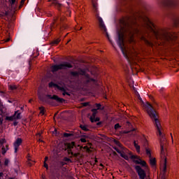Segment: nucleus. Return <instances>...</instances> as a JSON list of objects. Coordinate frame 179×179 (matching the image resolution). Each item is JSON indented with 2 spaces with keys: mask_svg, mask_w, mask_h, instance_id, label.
<instances>
[{
  "mask_svg": "<svg viewBox=\"0 0 179 179\" xmlns=\"http://www.w3.org/2000/svg\"><path fill=\"white\" fill-rule=\"evenodd\" d=\"M64 96H65V92H63Z\"/></svg>",
  "mask_w": 179,
  "mask_h": 179,
  "instance_id": "09e8293b",
  "label": "nucleus"
},
{
  "mask_svg": "<svg viewBox=\"0 0 179 179\" xmlns=\"http://www.w3.org/2000/svg\"><path fill=\"white\" fill-rule=\"evenodd\" d=\"M14 125H17V122H14Z\"/></svg>",
  "mask_w": 179,
  "mask_h": 179,
  "instance_id": "49530a36",
  "label": "nucleus"
},
{
  "mask_svg": "<svg viewBox=\"0 0 179 179\" xmlns=\"http://www.w3.org/2000/svg\"><path fill=\"white\" fill-rule=\"evenodd\" d=\"M119 128H121V125L117 123L115 125V129H119Z\"/></svg>",
  "mask_w": 179,
  "mask_h": 179,
  "instance_id": "a878e982",
  "label": "nucleus"
},
{
  "mask_svg": "<svg viewBox=\"0 0 179 179\" xmlns=\"http://www.w3.org/2000/svg\"><path fill=\"white\" fill-rule=\"evenodd\" d=\"M84 149H86L87 150V152H89V150H90V149L87 146H85Z\"/></svg>",
  "mask_w": 179,
  "mask_h": 179,
  "instance_id": "c9c22d12",
  "label": "nucleus"
},
{
  "mask_svg": "<svg viewBox=\"0 0 179 179\" xmlns=\"http://www.w3.org/2000/svg\"><path fill=\"white\" fill-rule=\"evenodd\" d=\"M66 68H72V65L69 62H64L60 64L52 66V72H57V71H59V69H66Z\"/></svg>",
  "mask_w": 179,
  "mask_h": 179,
  "instance_id": "423d86ee",
  "label": "nucleus"
},
{
  "mask_svg": "<svg viewBox=\"0 0 179 179\" xmlns=\"http://www.w3.org/2000/svg\"><path fill=\"white\" fill-rule=\"evenodd\" d=\"M143 22L147 29L150 31V34L148 35V38L150 41H148V39H146V38L145 37H142L141 39L143 40L149 45H152V41H155V38L156 40H170V38H171L169 32L166 31H163L161 32L156 31L155 29V26L153 25V23H152V22L148 17H145L143 19Z\"/></svg>",
  "mask_w": 179,
  "mask_h": 179,
  "instance_id": "7ed1b4c3",
  "label": "nucleus"
},
{
  "mask_svg": "<svg viewBox=\"0 0 179 179\" xmlns=\"http://www.w3.org/2000/svg\"><path fill=\"white\" fill-rule=\"evenodd\" d=\"M47 160H48V157H45V162H47Z\"/></svg>",
  "mask_w": 179,
  "mask_h": 179,
  "instance_id": "a19ab883",
  "label": "nucleus"
},
{
  "mask_svg": "<svg viewBox=\"0 0 179 179\" xmlns=\"http://www.w3.org/2000/svg\"><path fill=\"white\" fill-rule=\"evenodd\" d=\"M71 75H72V76H79L80 75H83V80L85 83H89L90 82H95L94 79H92L90 78H89V76L87 75V73L85 72V71L83 70H79L78 72V71H72L71 73Z\"/></svg>",
  "mask_w": 179,
  "mask_h": 179,
  "instance_id": "39448f33",
  "label": "nucleus"
},
{
  "mask_svg": "<svg viewBox=\"0 0 179 179\" xmlns=\"http://www.w3.org/2000/svg\"><path fill=\"white\" fill-rule=\"evenodd\" d=\"M92 111L93 114L90 117V121L91 122H97V121L100 120L99 117H96V114H97V109H92Z\"/></svg>",
  "mask_w": 179,
  "mask_h": 179,
  "instance_id": "f8f14e48",
  "label": "nucleus"
},
{
  "mask_svg": "<svg viewBox=\"0 0 179 179\" xmlns=\"http://www.w3.org/2000/svg\"><path fill=\"white\" fill-rule=\"evenodd\" d=\"M5 142H6V141L3 138H2L1 140H0V144L2 145L3 143H5Z\"/></svg>",
  "mask_w": 179,
  "mask_h": 179,
  "instance_id": "c85d7f7f",
  "label": "nucleus"
},
{
  "mask_svg": "<svg viewBox=\"0 0 179 179\" xmlns=\"http://www.w3.org/2000/svg\"><path fill=\"white\" fill-rule=\"evenodd\" d=\"M3 108H0V115H2V114L3 113Z\"/></svg>",
  "mask_w": 179,
  "mask_h": 179,
  "instance_id": "2f4dec72",
  "label": "nucleus"
},
{
  "mask_svg": "<svg viewBox=\"0 0 179 179\" xmlns=\"http://www.w3.org/2000/svg\"><path fill=\"white\" fill-rule=\"evenodd\" d=\"M80 128L83 129V131H87V127L85 125H80Z\"/></svg>",
  "mask_w": 179,
  "mask_h": 179,
  "instance_id": "b1692460",
  "label": "nucleus"
},
{
  "mask_svg": "<svg viewBox=\"0 0 179 179\" xmlns=\"http://www.w3.org/2000/svg\"><path fill=\"white\" fill-rule=\"evenodd\" d=\"M80 141L83 143H85L86 142V138L85 137H83L80 138Z\"/></svg>",
  "mask_w": 179,
  "mask_h": 179,
  "instance_id": "bb28decb",
  "label": "nucleus"
},
{
  "mask_svg": "<svg viewBox=\"0 0 179 179\" xmlns=\"http://www.w3.org/2000/svg\"><path fill=\"white\" fill-rule=\"evenodd\" d=\"M8 150H9V147L8 145H3L1 148V153L2 155H5V153H6V152H8Z\"/></svg>",
  "mask_w": 179,
  "mask_h": 179,
  "instance_id": "dca6fc26",
  "label": "nucleus"
},
{
  "mask_svg": "<svg viewBox=\"0 0 179 179\" xmlns=\"http://www.w3.org/2000/svg\"><path fill=\"white\" fill-rule=\"evenodd\" d=\"M6 121H13L15 120V116L14 115L13 116H6Z\"/></svg>",
  "mask_w": 179,
  "mask_h": 179,
  "instance_id": "6ab92c4d",
  "label": "nucleus"
},
{
  "mask_svg": "<svg viewBox=\"0 0 179 179\" xmlns=\"http://www.w3.org/2000/svg\"><path fill=\"white\" fill-rule=\"evenodd\" d=\"M53 134H57V129H55V131L52 132Z\"/></svg>",
  "mask_w": 179,
  "mask_h": 179,
  "instance_id": "4c0bfd02",
  "label": "nucleus"
},
{
  "mask_svg": "<svg viewBox=\"0 0 179 179\" xmlns=\"http://www.w3.org/2000/svg\"><path fill=\"white\" fill-rule=\"evenodd\" d=\"M51 99H53V100H56V101H59V103H61L64 101V99L58 97L57 95H54L51 97Z\"/></svg>",
  "mask_w": 179,
  "mask_h": 179,
  "instance_id": "a211bd4d",
  "label": "nucleus"
},
{
  "mask_svg": "<svg viewBox=\"0 0 179 179\" xmlns=\"http://www.w3.org/2000/svg\"><path fill=\"white\" fill-rule=\"evenodd\" d=\"M8 89L10 90H16V89H17V87L15 85H9L8 86Z\"/></svg>",
  "mask_w": 179,
  "mask_h": 179,
  "instance_id": "aec40b11",
  "label": "nucleus"
},
{
  "mask_svg": "<svg viewBox=\"0 0 179 179\" xmlns=\"http://www.w3.org/2000/svg\"><path fill=\"white\" fill-rule=\"evenodd\" d=\"M36 136H37V138H40V136H41V134H40V133L37 134Z\"/></svg>",
  "mask_w": 179,
  "mask_h": 179,
  "instance_id": "e433bc0d",
  "label": "nucleus"
},
{
  "mask_svg": "<svg viewBox=\"0 0 179 179\" xmlns=\"http://www.w3.org/2000/svg\"><path fill=\"white\" fill-rule=\"evenodd\" d=\"M65 162H70L71 161V159H68V158H65Z\"/></svg>",
  "mask_w": 179,
  "mask_h": 179,
  "instance_id": "58836bf2",
  "label": "nucleus"
},
{
  "mask_svg": "<svg viewBox=\"0 0 179 179\" xmlns=\"http://www.w3.org/2000/svg\"><path fill=\"white\" fill-rule=\"evenodd\" d=\"M44 108L41 107L40 108V114H41V115H44Z\"/></svg>",
  "mask_w": 179,
  "mask_h": 179,
  "instance_id": "5701e85b",
  "label": "nucleus"
},
{
  "mask_svg": "<svg viewBox=\"0 0 179 179\" xmlns=\"http://www.w3.org/2000/svg\"><path fill=\"white\" fill-rule=\"evenodd\" d=\"M39 142H43V140H41V138L38 139Z\"/></svg>",
  "mask_w": 179,
  "mask_h": 179,
  "instance_id": "c03bdc74",
  "label": "nucleus"
},
{
  "mask_svg": "<svg viewBox=\"0 0 179 179\" xmlns=\"http://www.w3.org/2000/svg\"><path fill=\"white\" fill-rule=\"evenodd\" d=\"M23 3H24V0L21 1V5H23Z\"/></svg>",
  "mask_w": 179,
  "mask_h": 179,
  "instance_id": "79ce46f5",
  "label": "nucleus"
},
{
  "mask_svg": "<svg viewBox=\"0 0 179 179\" xmlns=\"http://www.w3.org/2000/svg\"><path fill=\"white\" fill-rule=\"evenodd\" d=\"M134 146L137 153H141V145H138V143H136V141L134 142Z\"/></svg>",
  "mask_w": 179,
  "mask_h": 179,
  "instance_id": "4468645a",
  "label": "nucleus"
},
{
  "mask_svg": "<svg viewBox=\"0 0 179 179\" xmlns=\"http://www.w3.org/2000/svg\"><path fill=\"white\" fill-rule=\"evenodd\" d=\"M3 176V173H0V177H2Z\"/></svg>",
  "mask_w": 179,
  "mask_h": 179,
  "instance_id": "37998d69",
  "label": "nucleus"
},
{
  "mask_svg": "<svg viewBox=\"0 0 179 179\" xmlns=\"http://www.w3.org/2000/svg\"><path fill=\"white\" fill-rule=\"evenodd\" d=\"M136 171L138 173V175L139 176L140 179H145L146 177V173H145V171L141 168L139 166H136Z\"/></svg>",
  "mask_w": 179,
  "mask_h": 179,
  "instance_id": "9d476101",
  "label": "nucleus"
},
{
  "mask_svg": "<svg viewBox=\"0 0 179 179\" xmlns=\"http://www.w3.org/2000/svg\"><path fill=\"white\" fill-rule=\"evenodd\" d=\"M137 33L138 30L136 28L128 27L127 25L124 27H121L117 31V38L116 39L117 45H119L124 57L127 58V59L132 58V54L135 52V49L127 47L124 40L127 38L130 43H132V41H134V37H135V34H137Z\"/></svg>",
  "mask_w": 179,
  "mask_h": 179,
  "instance_id": "f03ea898",
  "label": "nucleus"
},
{
  "mask_svg": "<svg viewBox=\"0 0 179 179\" xmlns=\"http://www.w3.org/2000/svg\"><path fill=\"white\" fill-rule=\"evenodd\" d=\"M50 87H55L56 89H58L59 90H62V92H65V87H60L57 85V84H54L52 83H50L49 84Z\"/></svg>",
  "mask_w": 179,
  "mask_h": 179,
  "instance_id": "ddd939ff",
  "label": "nucleus"
},
{
  "mask_svg": "<svg viewBox=\"0 0 179 179\" xmlns=\"http://www.w3.org/2000/svg\"><path fill=\"white\" fill-rule=\"evenodd\" d=\"M80 30H82V27L80 28Z\"/></svg>",
  "mask_w": 179,
  "mask_h": 179,
  "instance_id": "8fccbe9b",
  "label": "nucleus"
},
{
  "mask_svg": "<svg viewBox=\"0 0 179 179\" xmlns=\"http://www.w3.org/2000/svg\"><path fill=\"white\" fill-rule=\"evenodd\" d=\"M91 1H92L93 9H94V12L95 13L96 17H97V19L99 22V26H100L101 30H103L105 32V34H106L108 40H109L110 44L113 45V47H114V43H113V41H111V39H110V36L108 35V33L107 32V28H106L104 22H103V19L101 18V17L99 16V13H98V10H97V3H96L97 0H91Z\"/></svg>",
  "mask_w": 179,
  "mask_h": 179,
  "instance_id": "20e7f679",
  "label": "nucleus"
},
{
  "mask_svg": "<svg viewBox=\"0 0 179 179\" xmlns=\"http://www.w3.org/2000/svg\"><path fill=\"white\" fill-rule=\"evenodd\" d=\"M61 41V39L57 38L55 41H54L53 44H58Z\"/></svg>",
  "mask_w": 179,
  "mask_h": 179,
  "instance_id": "393cba45",
  "label": "nucleus"
},
{
  "mask_svg": "<svg viewBox=\"0 0 179 179\" xmlns=\"http://www.w3.org/2000/svg\"><path fill=\"white\" fill-rule=\"evenodd\" d=\"M3 120H2V118L0 117V124H2Z\"/></svg>",
  "mask_w": 179,
  "mask_h": 179,
  "instance_id": "ea45409f",
  "label": "nucleus"
},
{
  "mask_svg": "<svg viewBox=\"0 0 179 179\" xmlns=\"http://www.w3.org/2000/svg\"><path fill=\"white\" fill-rule=\"evenodd\" d=\"M11 1V6L12 8H15V5L16 3V0H10Z\"/></svg>",
  "mask_w": 179,
  "mask_h": 179,
  "instance_id": "4be33fe9",
  "label": "nucleus"
},
{
  "mask_svg": "<svg viewBox=\"0 0 179 179\" xmlns=\"http://www.w3.org/2000/svg\"><path fill=\"white\" fill-rule=\"evenodd\" d=\"M141 143L145 148V149L146 148H149V147H147L148 143V140L146 139V137L143 136V138L141 140Z\"/></svg>",
  "mask_w": 179,
  "mask_h": 179,
  "instance_id": "2eb2a0df",
  "label": "nucleus"
},
{
  "mask_svg": "<svg viewBox=\"0 0 179 179\" xmlns=\"http://www.w3.org/2000/svg\"><path fill=\"white\" fill-rule=\"evenodd\" d=\"M116 143H117V144H118V142H116Z\"/></svg>",
  "mask_w": 179,
  "mask_h": 179,
  "instance_id": "5fc2aeb1",
  "label": "nucleus"
},
{
  "mask_svg": "<svg viewBox=\"0 0 179 179\" xmlns=\"http://www.w3.org/2000/svg\"><path fill=\"white\" fill-rule=\"evenodd\" d=\"M95 106H96L97 110H100V107H101V105L100 103H96Z\"/></svg>",
  "mask_w": 179,
  "mask_h": 179,
  "instance_id": "cd10ccee",
  "label": "nucleus"
},
{
  "mask_svg": "<svg viewBox=\"0 0 179 179\" xmlns=\"http://www.w3.org/2000/svg\"><path fill=\"white\" fill-rule=\"evenodd\" d=\"M171 139H172V142H173V135L171 134Z\"/></svg>",
  "mask_w": 179,
  "mask_h": 179,
  "instance_id": "a18cd8bd",
  "label": "nucleus"
},
{
  "mask_svg": "<svg viewBox=\"0 0 179 179\" xmlns=\"http://www.w3.org/2000/svg\"><path fill=\"white\" fill-rule=\"evenodd\" d=\"M71 41V40H69L67 43H69Z\"/></svg>",
  "mask_w": 179,
  "mask_h": 179,
  "instance_id": "603ef678",
  "label": "nucleus"
},
{
  "mask_svg": "<svg viewBox=\"0 0 179 179\" xmlns=\"http://www.w3.org/2000/svg\"><path fill=\"white\" fill-rule=\"evenodd\" d=\"M124 134H128V131H124Z\"/></svg>",
  "mask_w": 179,
  "mask_h": 179,
  "instance_id": "de8ad7c7",
  "label": "nucleus"
},
{
  "mask_svg": "<svg viewBox=\"0 0 179 179\" xmlns=\"http://www.w3.org/2000/svg\"><path fill=\"white\" fill-rule=\"evenodd\" d=\"M121 157H123V159H125L126 160H128V157L125 153L124 152H120Z\"/></svg>",
  "mask_w": 179,
  "mask_h": 179,
  "instance_id": "412c9836",
  "label": "nucleus"
},
{
  "mask_svg": "<svg viewBox=\"0 0 179 179\" xmlns=\"http://www.w3.org/2000/svg\"><path fill=\"white\" fill-rule=\"evenodd\" d=\"M5 166H8L9 164V159H6L4 162Z\"/></svg>",
  "mask_w": 179,
  "mask_h": 179,
  "instance_id": "c756f323",
  "label": "nucleus"
},
{
  "mask_svg": "<svg viewBox=\"0 0 179 179\" xmlns=\"http://www.w3.org/2000/svg\"><path fill=\"white\" fill-rule=\"evenodd\" d=\"M131 158L136 164H141V166L145 167V169L148 170V165L146 164V162L141 159L138 155H133L131 156Z\"/></svg>",
  "mask_w": 179,
  "mask_h": 179,
  "instance_id": "0eeeda50",
  "label": "nucleus"
},
{
  "mask_svg": "<svg viewBox=\"0 0 179 179\" xmlns=\"http://www.w3.org/2000/svg\"><path fill=\"white\" fill-rule=\"evenodd\" d=\"M52 3H55V5H59V3L57 2V0H53Z\"/></svg>",
  "mask_w": 179,
  "mask_h": 179,
  "instance_id": "72a5a7b5",
  "label": "nucleus"
},
{
  "mask_svg": "<svg viewBox=\"0 0 179 179\" xmlns=\"http://www.w3.org/2000/svg\"><path fill=\"white\" fill-rule=\"evenodd\" d=\"M0 108H3V105L2 104V101H0Z\"/></svg>",
  "mask_w": 179,
  "mask_h": 179,
  "instance_id": "f704fd0d",
  "label": "nucleus"
},
{
  "mask_svg": "<svg viewBox=\"0 0 179 179\" xmlns=\"http://www.w3.org/2000/svg\"><path fill=\"white\" fill-rule=\"evenodd\" d=\"M44 167L47 169H48V164L47 163L44 162Z\"/></svg>",
  "mask_w": 179,
  "mask_h": 179,
  "instance_id": "473e14b6",
  "label": "nucleus"
},
{
  "mask_svg": "<svg viewBox=\"0 0 179 179\" xmlns=\"http://www.w3.org/2000/svg\"><path fill=\"white\" fill-rule=\"evenodd\" d=\"M101 166H103V164H101Z\"/></svg>",
  "mask_w": 179,
  "mask_h": 179,
  "instance_id": "6e6d98bb",
  "label": "nucleus"
},
{
  "mask_svg": "<svg viewBox=\"0 0 179 179\" xmlns=\"http://www.w3.org/2000/svg\"><path fill=\"white\" fill-rule=\"evenodd\" d=\"M75 148V142H71L65 145V150H68L69 154H71V156H78V153L73 152L72 149Z\"/></svg>",
  "mask_w": 179,
  "mask_h": 179,
  "instance_id": "6e6552de",
  "label": "nucleus"
},
{
  "mask_svg": "<svg viewBox=\"0 0 179 179\" xmlns=\"http://www.w3.org/2000/svg\"><path fill=\"white\" fill-rule=\"evenodd\" d=\"M22 140L20 138H17L16 141L14 142L13 146H14L15 153H17L19 146H20V145H22Z\"/></svg>",
  "mask_w": 179,
  "mask_h": 179,
  "instance_id": "9b49d317",
  "label": "nucleus"
},
{
  "mask_svg": "<svg viewBox=\"0 0 179 179\" xmlns=\"http://www.w3.org/2000/svg\"><path fill=\"white\" fill-rule=\"evenodd\" d=\"M64 136H65V138H68L69 136H71V134H68V133H65L64 134Z\"/></svg>",
  "mask_w": 179,
  "mask_h": 179,
  "instance_id": "7c9ffc66",
  "label": "nucleus"
},
{
  "mask_svg": "<svg viewBox=\"0 0 179 179\" xmlns=\"http://www.w3.org/2000/svg\"><path fill=\"white\" fill-rule=\"evenodd\" d=\"M31 102V100H29V103Z\"/></svg>",
  "mask_w": 179,
  "mask_h": 179,
  "instance_id": "864d4df0",
  "label": "nucleus"
},
{
  "mask_svg": "<svg viewBox=\"0 0 179 179\" xmlns=\"http://www.w3.org/2000/svg\"><path fill=\"white\" fill-rule=\"evenodd\" d=\"M14 120H20L22 117L20 116V113L18 110L15 111L14 113Z\"/></svg>",
  "mask_w": 179,
  "mask_h": 179,
  "instance_id": "f3484780",
  "label": "nucleus"
},
{
  "mask_svg": "<svg viewBox=\"0 0 179 179\" xmlns=\"http://www.w3.org/2000/svg\"><path fill=\"white\" fill-rule=\"evenodd\" d=\"M145 153L148 157H150V164L151 166H155L156 165V159L152 157V149L150 148H145Z\"/></svg>",
  "mask_w": 179,
  "mask_h": 179,
  "instance_id": "1a4fd4ad",
  "label": "nucleus"
},
{
  "mask_svg": "<svg viewBox=\"0 0 179 179\" xmlns=\"http://www.w3.org/2000/svg\"><path fill=\"white\" fill-rule=\"evenodd\" d=\"M6 41H9V39H7Z\"/></svg>",
  "mask_w": 179,
  "mask_h": 179,
  "instance_id": "3c124183",
  "label": "nucleus"
},
{
  "mask_svg": "<svg viewBox=\"0 0 179 179\" xmlns=\"http://www.w3.org/2000/svg\"><path fill=\"white\" fill-rule=\"evenodd\" d=\"M138 99L140 100L141 106L146 110L149 117L152 120L155 121V128L157 129V135L159 136L160 142H161V157L164 158V165L162 167V171L163 174L166 173V170H167V159L166 158V155H164L165 150L164 147L163 146L162 141H164V134H163V127H162V124L160 123V120L158 119L157 113L156 110H154L153 106L148 102H143L142 98L139 94L137 93Z\"/></svg>",
  "mask_w": 179,
  "mask_h": 179,
  "instance_id": "f257e3e1",
  "label": "nucleus"
}]
</instances>
